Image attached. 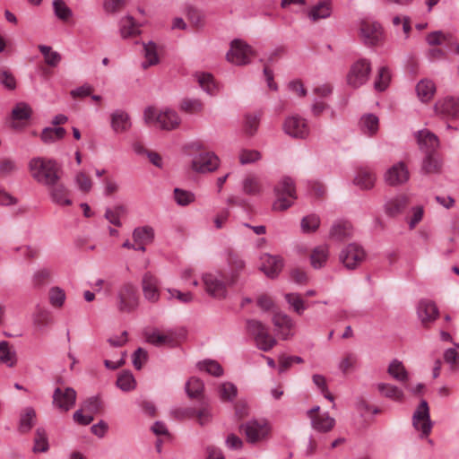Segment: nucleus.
<instances>
[{
  "mask_svg": "<svg viewBox=\"0 0 459 459\" xmlns=\"http://www.w3.org/2000/svg\"><path fill=\"white\" fill-rule=\"evenodd\" d=\"M198 368L214 377H221L223 374L221 366L215 360H204L199 362Z\"/></svg>",
  "mask_w": 459,
  "mask_h": 459,
  "instance_id": "4d7b16f0",
  "label": "nucleus"
},
{
  "mask_svg": "<svg viewBox=\"0 0 459 459\" xmlns=\"http://www.w3.org/2000/svg\"><path fill=\"white\" fill-rule=\"evenodd\" d=\"M204 105L196 99H185L180 104L181 110L189 114H197L203 110Z\"/></svg>",
  "mask_w": 459,
  "mask_h": 459,
  "instance_id": "5fc2aeb1",
  "label": "nucleus"
},
{
  "mask_svg": "<svg viewBox=\"0 0 459 459\" xmlns=\"http://www.w3.org/2000/svg\"><path fill=\"white\" fill-rule=\"evenodd\" d=\"M0 83L8 90H14L16 88L14 76L6 69H0Z\"/></svg>",
  "mask_w": 459,
  "mask_h": 459,
  "instance_id": "338daca9",
  "label": "nucleus"
},
{
  "mask_svg": "<svg viewBox=\"0 0 459 459\" xmlns=\"http://www.w3.org/2000/svg\"><path fill=\"white\" fill-rule=\"evenodd\" d=\"M140 304L137 287L131 281L124 282L117 290L115 298V306L121 314L134 312Z\"/></svg>",
  "mask_w": 459,
  "mask_h": 459,
  "instance_id": "f03ea898",
  "label": "nucleus"
},
{
  "mask_svg": "<svg viewBox=\"0 0 459 459\" xmlns=\"http://www.w3.org/2000/svg\"><path fill=\"white\" fill-rule=\"evenodd\" d=\"M186 392L190 398H199L202 396L204 385L197 377H191L186 384Z\"/></svg>",
  "mask_w": 459,
  "mask_h": 459,
  "instance_id": "a18cd8bd",
  "label": "nucleus"
},
{
  "mask_svg": "<svg viewBox=\"0 0 459 459\" xmlns=\"http://www.w3.org/2000/svg\"><path fill=\"white\" fill-rule=\"evenodd\" d=\"M409 204L410 199L406 195H397L385 201V212L389 217H396L407 209Z\"/></svg>",
  "mask_w": 459,
  "mask_h": 459,
  "instance_id": "f3484780",
  "label": "nucleus"
},
{
  "mask_svg": "<svg viewBox=\"0 0 459 459\" xmlns=\"http://www.w3.org/2000/svg\"><path fill=\"white\" fill-rule=\"evenodd\" d=\"M242 187L243 192L248 195H258L264 190L260 178L255 175L247 176L243 180Z\"/></svg>",
  "mask_w": 459,
  "mask_h": 459,
  "instance_id": "473e14b6",
  "label": "nucleus"
},
{
  "mask_svg": "<svg viewBox=\"0 0 459 459\" xmlns=\"http://www.w3.org/2000/svg\"><path fill=\"white\" fill-rule=\"evenodd\" d=\"M391 81V73L388 67L383 66L378 70L374 87L378 91H384Z\"/></svg>",
  "mask_w": 459,
  "mask_h": 459,
  "instance_id": "de8ad7c7",
  "label": "nucleus"
},
{
  "mask_svg": "<svg viewBox=\"0 0 459 459\" xmlns=\"http://www.w3.org/2000/svg\"><path fill=\"white\" fill-rule=\"evenodd\" d=\"M413 427L421 432V437H428L431 432L432 421L429 416V408L427 401L422 400L412 416Z\"/></svg>",
  "mask_w": 459,
  "mask_h": 459,
  "instance_id": "1a4fd4ad",
  "label": "nucleus"
},
{
  "mask_svg": "<svg viewBox=\"0 0 459 459\" xmlns=\"http://www.w3.org/2000/svg\"><path fill=\"white\" fill-rule=\"evenodd\" d=\"M289 275L291 281L299 285H305L308 282V276L304 269L293 268Z\"/></svg>",
  "mask_w": 459,
  "mask_h": 459,
  "instance_id": "774afa93",
  "label": "nucleus"
},
{
  "mask_svg": "<svg viewBox=\"0 0 459 459\" xmlns=\"http://www.w3.org/2000/svg\"><path fill=\"white\" fill-rule=\"evenodd\" d=\"M377 389L386 398L395 401H401L403 398V392L395 385L380 383L377 385Z\"/></svg>",
  "mask_w": 459,
  "mask_h": 459,
  "instance_id": "c03bdc74",
  "label": "nucleus"
},
{
  "mask_svg": "<svg viewBox=\"0 0 459 459\" xmlns=\"http://www.w3.org/2000/svg\"><path fill=\"white\" fill-rule=\"evenodd\" d=\"M353 181L359 188L368 190L375 186L376 175L368 168H360L358 169Z\"/></svg>",
  "mask_w": 459,
  "mask_h": 459,
  "instance_id": "c85d7f7f",
  "label": "nucleus"
},
{
  "mask_svg": "<svg viewBox=\"0 0 459 459\" xmlns=\"http://www.w3.org/2000/svg\"><path fill=\"white\" fill-rule=\"evenodd\" d=\"M53 7L55 14L60 20L66 21L73 14L72 10L65 4L63 0H54Z\"/></svg>",
  "mask_w": 459,
  "mask_h": 459,
  "instance_id": "13d9d810",
  "label": "nucleus"
},
{
  "mask_svg": "<svg viewBox=\"0 0 459 459\" xmlns=\"http://www.w3.org/2000/svg\"><path fill=\"white\" fill-rule=\"evenodd\" d=\"M387 373L396 381L406 383L409 379V373L403 366V362L394 359L387 368Z\"/></svg>",
  "mask_w": 459,
  "mask_h": 459,
  "instance_id": "f704fd0d",
  "label": "nucleus"
},
{
  "mask_svg": "<svg viewBox=\"0 0 459 459\" xmlns=\"http://www.w3.org/2000/svg\"><path fill=\"white\" fill-rule=\"evenodd\" d=\"M82 408L86 413L93 416L100 411L102 403L98 396H91L83 402Z\"/></svg>",
  "mask_w": 459,
  "mask_h": 459,
  "instance_id": "864d4df0",
  "label": "nucleus"
},
{
  "mask_svg": "<svg viewBox=\"0 0 459 459\" xmlns=\"http://www.w3.org/2000/svg\"><path fill=\"white\" fill-rule=\"evenodd\" d=\"M237 387L235 385L226 382L219 388V394L223 401H232L237 396Z\"/></svg>",
  "mask_w": 459,
  "mask_h": 459,
  "instance_id": "bf43d9fd",
  "label": "nucleus"
},
{
  "mask_svg": "<svg viewBox=\"0 0 459 459\" xmlns=\"http://www.w3.org/2000/svg\"><path fill=\"white\" fill-rule=\"evenodd\" d=\"M240 430L245 433L248 443L255 444L267 437L270 427L264 420H252L240 425Z\"/></svg>",
  "mask_w": 459,
  "mask_h": 459,
  "instance_id": "423d86ee",
  "label": "nucleus"
},
{
  "mask_svg": "<svg viewBox=\"0 0 459 459\" xmlns=\"http://www.w3.org/2000/svg\"><path fill=\"white\" fill-rule=\"evenodd\" d=\"M0 361L8 367H13L15 362V352L12 351L6 341L0 342Z\"/></svg>",
  "mask_w": 459,
  "mask_h": 459,
  "instance_id": "3c124183",
  "label": "nucleus"
},
{
  "mask_svg": "<svg viewBox=\"0 0 459 459\" xmlns=\"http://www.w3.org/2000/svg\"><path fill=\"white\" fill-rule=\"evenodd\" d=\"M352 227L349 222H340L333 224L330 230V237L333 239L342 241L351 237Z\"/></svg>",
  "mask_w": 459,
  "mask_h": 459,
  "instance_id": "4c0bfd02",
  "label": "nucleus"
},
{
  "mask_svg": "<svg viewBox=\"0 0 459 459\" xmlns=\"http://www.w3.org/2000/svg\"><path fill=\"white\" fill-rule=\"evenodd\" d=\"M332 13V5L329 0H323L313 5L307 11V17L312 22L328 18Z\"/></svg>",
  "mask_w": 459,
  "mask_h": 459,
  "instance_id": "bb28decb",
  "label": "nucleus"
},
{
  "mask_svg": "<svg viewBox=\"0 0 459 459\" xmlns=\"http://www.w3.org/2000/svg\"><path fill=\"white\" fill-rule=\"evenodd\" d=\"M253 56L252 48L241 39H234L230 43V49L228 51L227 60L237 65H244L250 62Z\"/></svg>",
  "mask_w": 459,
  "mask_h": 459,
  "instance_id": "0eeeda50",
  "label": "nucleus"
},
{
  "mask_svg": "<svg viewBox=\"0 0 459 459\" xmlns=\"http://www.w3.org/2000/svg\"><path fill=\"white\" fill-rule=\"evenodd\" d=\"M247 328L248 333L254 336L257 347L268 351L275 344V340L269 333L266 326L260 321L249 319L247 321Z\"/></svg>",
  "mask_w": 459,
  "mask_h": 459,
  "instance_id": "39448f33",
  "label": "nucleus"
},
{
  "mask_svg": "<svg viewBox=\"0 0 459 459\" xmlns=\"http://www.w3.org/2000/svg\"><path fill=\"white\" fill-rule=\"evenodd\" d=\"M143 51L145 57V60L142 63L143 69H147L151 65L158 64L159 57L157 54V45L154 42L149 41L148 43L143 44Z\"/></svg>",
  "mask_w": 459,
  "mask_h": 459,
  "instance_id": "ea45409f",
  "label": "nucleus"
},
{
  "mask_svg": "<svg viewBox=\"0 0 459 459\" xmlns=\"http://www.w3.org/2000/svg\"><path fill=\"white\" fill-rule=\"evenodd\" d=\"M360 122L362 127L367 129L370 134H375L378 129V118L373 114L364 116Z\"/></svg>",
  "mask_w": 459,
  "mask_h": 459,
  "instance_id": "680f3d73",
  "label": "nucleus"
},
{
  "mask_svg": "<svg viewBox=\"0 0 459 459\" xmlns=\"http://www.w3.org/2000/svg\"><path fill=\"white\" fill-rule=\"evenodd\" d=\"M320 226V218L316 214H309L300 221L301 231L306 234L314 233Z\"/></svg>",
  "mask_w": 459,
  "mask_h": 459,
  "instance_id": "49530a36",
  "label": "nucleus"
},
{
  "mask_svg": "<svg viewBox=\"0 0 459 459\" xmlns=\"http://www.w3.org/2000/svg\"><path fill=\"white\" fill-rule=\"evenodd\" d=\"M192 167L196 172H212L219 167V158L213 152L200 153L194 158Z\"/></svg>",
  "mask_w": 459,
  "mask_h": 459,
  "instance_id": "2eb2a0df",
  "label": "nucleus"
},
{
  "mask_svg": "<svg viewBox=\"0 0 459 459\" xmlns=\"http://www.w3.org/2000/svg\"><path fill=\"white\" fill-rule=\"evenodd\" d=\"M53 203L59 205H71L72 200L69 198V190L57 179L53 185L47 186Z\"/></svg>",
  "mask_w": 459,
  "mask_h": 459,
  "instance_id": "a211bd4d",
  "label": "nucleus"
},
{
  "mask_svg": "<svg viewBox=\"0 0 459 459\" xmlns=\"http://www.w3.org/2000/svg\"><path fill=\"white\" fill-rule=\"evenodd\" d=\"M261 260V270L270 278L276 277L282 269L283 262L277 256L264 254Z\"/></svg>",
  "mask_w": 459,
  "mask_h": 459,
  "instance_id": "4be33fe9",
  "label": "nucleus"
},
{
  "mask_svg": "<svg viewBox=\"0 0 459 459\" xmlns=\"http://www.w3.org/2000/svg\"><path fill=\"white\" fill-rule=\"evenodd\" d=\"M417 314L422 325L429 327L437 318L438 309L433 301L422 299L418 304Z\"/></svg>",
  "mask_w": 459,
  "mask_h": 459,
  "instance_id": "dca6fc26",
  "label": "nucleus"
},
{
  "mask_svg": "<svg viewBox=\"0 0 459 459\" xmlns=\"http://www.w3.org/2000/svg\"><path fill=\"white\" fill-rule=\"evenodd\" d=\"M127 213V209L123 204L115 205L113 208H107L105 212V218L113 225L121 227L122 223L120 218Z\"/></svg>",
  "mask_w": 459,
  "mask_h": 459,
  "instance_id": "58836bf2",
  "label": "nucleus"
},
{
  "mask_svg": "<svg viewBox=\"0 0 459 459\" xmlns=\"http://www.w3.org/2000/svg\"><path fill=\"white\" fill-rule=\"evenodd\" d=\"M370 72V62L367 59H359L351 65L348 73V84L353 88L360 87L368 81Z\"/></svg>",
  "mask_w": 459,
  "mask_h": 459,
  "instance_id": "6e6552de",
  "label": "nucleus"
},
{
  "mask_svg": "<svg viewBox=\"0 0 459 459\" xmlns=\"http://www.w3.org/2000/svg\"><path fill=\"white\" fill-rule=\"evenodd\" d=\"M203 281L207 293L214 299H223L228 295V278L221 272L205 273Z\"/></svg>",
  "mask_w": 459,
  "mask_h": 459,
  "instance_id": "20e7f679",
  "label": "nucleus"
},
{
  "mask_svg": "<svg viewBox=\"0 0 459 459\" xmlns=\"http://www.w3.org/2000/svg\"><path fill=\"white\" fill-rule=\"evenodd\" d=\"M31 177L39 184L46 186L53 185L60 179L61 169L53 160L33 158L29 162Z\"/></svg>",
  "mask_w": 459,
  "mask_h": 459,
  "instance_id": "f257e3e1",
  "label": "nucleus"
},
{
  "mask_svg": "<svg viewBox=\"0 0 459 459\" xmlns=\"http://www.w3.org/2000/svg\"><path fill=\"white\" fill-rule=\"evenodd\" d=\"M154 238V230L150 226L138 227L134 230L133 238L136 243L148 244Z\"/></svg>",
  "mask_w": 459,
  "mask_h": 459,
  "instance_id": "a19ab883",
  "label": "nucleus"
},
{
  "mask_svg": "<svg viewBox=\"0 0 459 459\" xmlns=\"http://www.w3.org/2000/svg\"><path fill=\"white\" fill-rule=\"evenodd\" d=\"M311 424L315 430L326 433L333 429L335 420L330 417L327 413H317L316 416H311Z\"/></svg>",
  "mask_w": 459,
  "mask_h": 459,
  "instance_id": "7c9ffc66",
  "label": "nucleus"
},
{
  "mask_svg": "<svg viewBox=\"0 0 459 459\" xmlns=\"http://www.w3.org/2000/svg\"><path fill=\"white\" fill-rule=\"evenodd\" d=\"M48 440L46 430L43 428H38L35 432L34 446L32 451L34 453H45L48 450Z\"/></svg>",
  "mask_w": 459,
  "mask_h": 459,
  "instance_id": "79ce46f5",
  "label": "nucleus"
},
{
  "mask_svg": "<svg viewBox=\"0 0 459 459\" xmlns=\"http://www.w3.org/2000/svg\"><path fill=\"white\" fill-rule=\"evenodd\" d=\"M111 128L115 133H125L131 127L130 117L127 112L122 109H117L110 115Z\"/></svg>",
  "mask_w": 459,
  "mask_h": 459,
  "instance_id": "b1692460",
  "label": "nucleus"
},
{
  "mask_svg": "<svg viewBox=\"0 0 459 459\" xmlns=\"http://www.w3.org/2000/svg\"><path fill=\"white\" fill-rule=\"evenodd\" d=\"M76 392L72 387H56L53 394V405L62 411H68L75 403Z\"/></svg>",
  "mask_w": 459,
  "mask_h": 459,
  "instance_id": "f8f14e48",
  "label": "nucleus"
},
{
  "mask_svg": "<svg viewBox=\"0 0 459 459\" xmlns=\"http://www.w3.org/2000/svg\"><path fill=\"white\" fill-rule=\"evenodd\" d=\"M260 121V116L257 114H248L246 116V121H245V130L246 133L249 135H253L259 125Z\"/></svg>",
  "mask_w": 459,
  "mask_h": 459,
  "instance_id": "0e129e2a",
  "label": "nucleus"
},
{
  "mask_svg": "<svg viewBox=\"0 0 459 459\" xmlns=\"http://www.w3.org/2000/svg\"><path fill=\"white\" fill-rule=\"evenodd\" d=\"M366 257L362 247L356 243L349 244L340 254V260L347 269H355Z\"/></svg>",
  "mask_w": 459,
  "mask_h": 459,
  "instance_id": "9d476101",
  "label": "nucleus"
},
{
  "mask_svg": "<svg viewBox=\"0 0 459 459\" xmlns=\"http://www.w3.org/2000/svg\"><path fill=\"white\" fill-rule=\"evenodd\" d=\"M117 385L125 392L134 389L135 380L133 374L130 371L122 372L117 379Z\"/></svg>",
  "mask_w": 459,
  "mask_h": 459,
  "instance_id": "8fccbe9b",
  "label": "nucleus"
},
{
  "mask_svg": "<svg viewBox=\"0 0 459 459\" xmlns=\"http://www.w3.org/2000/svg\"><path fill=\"white\" fill-rule=\"evenodd\" d=\"M146 340L149 343L155 346H173L176 342V334L172 331L160 333L153 331L146 335Z\"/></svg>",
  "mask_w": 459,
  "mask_h": 459,
  "instance_id": "a878e982",
  "label": "nucleus"
},
{
  "mask_svg": "<svg viewBox=\"0 0 459 459\" xmlns=\"http://www.w3.org/2000/svg\"><path fill=\"white\" fill-rule=\"evenodd\" d=\"M31 109L25 103H20L13 109L12 117L16 120L28 119L30 117Z\"/></svg>",
  "mask_w": 459,
  "mask_h": 459,
  "instance_id": "e2e57ef3",
  "label": "nucleus"
},
{
  "mask_svg": "<svg viewBox=\"0 0 459 459\" xmlns=\"http://www.w3.org/2000/svg\"><path fill=\"white\" fill-rule=\"evenodd\" d=\"M36 423V411L32 407H26L21 413L19 431L28 433Z\"/></svg>",
  "mask_w": 459,
  "mask_h": 459,
  "instance_id": "c9c22d12",
  "label": "nucleus"
},
{
  "mask_svg": "<svg viewBox=\"0 0 459 459\" xmlns=\"http://www.w3.org/2000/svg\"><path fill=\"white\" fill-rule=\"evenodd\" d=\"M441 160L438 155L434 153H426L422 161L421 170L426 174L438 173L441 169Z\"/></svg>",
  "mask_w": 459,
  "mask_h": 459,
  "instance_id": "e433bc0d",
  "label": "nucleus"
},
{
  "mask_svg": "<svg viewBox=\"0 0 459 459\" xmlns=\"http://www.w3.org/2000/svg\"><path fill=\"white\" fill-rule=\"evenodd\" d=\"M195 417L201 426L209 423L212 420L210 406L207 403H203L199 410H195Z\"/></svg>",
  "mask_w": 459,
  "mask_h": 459,
  "instance_id": "69168bd1",
  "label": "nucleus"
},
{
  "mask_svg": "<svg viewBox=\"0 0 459 459\" xmlns=\"http://www.w3.org/2000/svg\"><path fill=\"white\" fill-rule=\"evenodd\" d=\"M410 173L406 165L400 161L389 168L385 173V181L387 185L396 186L409 180Z\"/></svg>",
  "mask_w": 459,
  "mask_h": 459,
  "instance_id": "ddd939ff",
  "label": "nucleus"
},
{
  "mask_svg": "<svg viewBox=\"0 0 459 459\" xmlns=\"http://www.w3.org/2000/svg\"><path fill=\"white\" fill-rule=\"evenodd\" d=\"M197 82L200 87L210 95L215 94L216 84L211 74H196Z\"/></svg>",
  "mask_w": 459,
  "mask_h": 459,
  "instance_id": "09e8293b",
  "label": "nucleus"
},
{
  "mask_svg": "<svg viewBox=\"0 0 459 459\" xmlns=\"http://www.w3.org/2000/svg\"><path fill=\"white\" fill-rule=\"evenodd\" d=\"M309 134V126L305 118L295 115L289 117V136L305 139Z\"/></svg>",
  "mask_w": 459,
  "mask_h": 459,
  "instance_id": "6ab92c4d",
  "label": "nucleus"
},
{
  "mask_svg": "<svg viewBox=\"0 0 459 459\" xmlns=\"http://www.w3.org/2000/svg\"><path fill=\"white\" fill-rule=\"evenodd\" d=\"M329 258V247L327 245H320L314 247L310 253V264L314 269H321Z\"/></svg>",
  "mask_w": 459,
  "mask_h": 459,
  "instance_id": "cd10ccee",
  "label": "nucleus"
},
{
  "mask_svg": "<svg viewBox=\"0 0 459 459\" xmlns=\"http://www.w3.org/2000/svg\"><path fill=\"white\" fill-rule=\"evenodd\" d=\"M143 119L146 125L158 124L160 129L169 131L176 129L181 122L176 111L169 108L159 111L153 107L144 109Z\"/></svg>",
  "mask_w": 459,
  "mask_h": 459,
  "instance_id": "7ed1b4c3",
  "label": "nucleus"
},
{
  "mask_svg": "<svg viewBox=\"0 0 459 459\" xmlns=\"http://www.w3.org/2000/svg\"><path fill=\"white\" fill-rule=\"evenodd\" d=\"M416 137L420 149L425 153H434L439 146L437 136L429 130L418 131Z\"/></svg>",
  "mask_w": 459,
  "mask_h": 459,
  "instance_id": "aec40b11",
  "label": "nucleus"
},
{
  "mask_svg": "<svg viewBox=\"0 0 459 459\" xmlns=\"http://www.w3.org/2000/svg\"><path fill=\"white\" fill-rule=\"evenodd\" d=\"M65 300V293L59 287H53L49 290V302L53 307H61Z\"/></svg>",
  "mask_w": 459,
  "mask_h": 459,
  "instance_id": "052dcab7",
  "label": "nucleus"
},
{
  "mask_svg": "<svg viewBox=\"0 0 459 459\" xmlns=\"http://www.w3.org/2000/svg\"><path fill=\"white\" fill-rule=\"evenodd\" d=\"M360 31L365 43L368 45L376 44L382 36V28L377 22H363Z\"/></svg>",
  "mask_w": 459,
  "mask_h": 459,
  "instance_id": "5701e85b",
  "label": "nucleus"
},
{
  "mask_svg": "<svg viewBox=\"0 0 459 459\" xmlns=\"http://www.w3.org/2000/svg\"><path fill=\"white\" fill-rule=\"evenodd\" d=\"M435 111L453 118L459 117V101L452 97H446L435 104Z\"/></svg>",
  "mask_w": 459,
  "mask_h": 459,
  "instance_id": "412c9836",
  "label": "nucleus"
},
{
  "mask_svg": "<svg viewBox=\"0 0 459 459\" xmlns=\"http://www.w3.org/2000/svg\"><path fill=\"white\" fill-rule=\"evenodd\" d=\"M227 264L229 272L225 276L228 278L229 286L233 287L245 271L246 263L238 254L230 252L227 258Z\"/></svg>",
  "mask_w": 459,
  "mask_h": 459,
  "instance_id": "4468645a",
  "label": "nucleus"
},
{
  "mask_svg": "<svg viewBox=\"0 0 459 459\" xmlns=\"http://www.w3.org/2000/svg\"><path fill=\"white\" fill-rule=\"evenodd\" d=\"M289 305L293 308L294 312L301 316L307 308V305L300 294L293 292L289 293Z\"/></svg>",
  "mask_w": 459,
  "mask_h": 459,
  "instance_id": "603ef678",
  "label": "nucleus"
},
{
  "mask_svg": "<svg viewBox=\"0 0 459 459\" xmlns=\"http://www.w3.org/2000/svg\"><path fill=\"white\" fill-rule=\"evenodd\" d=\"M141 287L145 300L157 303L160 298L159 279L151 272L143 274Z\"/></svg>",
  "mask_w": 459,
  "mask_h": 459,
  "instance_id": "9b49d317",
  "label": "nucleus"
},
{
  "mask_svg": "<svg viewBox=\"0 0 459 459\" xmlns=\"http://www.w3.org/2000/svg\"><path fill=\"white\" fill-rule=\"evenodd\" d=\"M174 199L178 205L186 206L195 201V195L181 188H175Z\"/></svg>",
  "mask_w": 459,
  "mask_h": 459,
  "instance_id": "6e6d98bb",
  "label": "nucleus"
},
{
  "mask_svg": "<svg viewBox=\"0 0 459 459\" xmlns=\"http://www.w3.org/2000/svg\"><path fill=\"white\" fill-rule=\"evenodd\" d=\"M120 34L123 39L135 36L140 33L139 25L131 15H126L120 20Z\"/></svg>",
  "mask_w": 459,
  "mask_h": 459,
  "instance_id": "72a5a7b5",
  "label": "nucleus"
},
{
  "mask_svg": "<svg viewBox=\"0 0 459 459\" xmlns=\"http://www.w3.org/2000/svg\"><path fill=\"white\" fill-rule=\"evenodd\" d=\"M416 92L420 101L429 102L436 92V85L431 80H420L416 85Z\"/></svg>",
  "mask_w": 459,
  "mask_h": 459,
  "instance_id": "2f4dec72",
  "label": "nucleus"
},
{
  "mask_svg": "<svg viewBox=\"0 0 459 459\" xmlns=\"http://www.w3.org/2000/svg\"><path fill=\"white\" fill-rule=\"evenodd\" d=\"M275 201L273 210L284 211L287 209V177H282L273 189Z\"/></svg>",
  "mask_w": 459,
  "mask_h": 459,
  "instance_id": "393cba45",
  "label": "nucleus"
},
{
  "mask_svg": "<svg viewBox=\"0 0 459 459\" xmlns=\"http://www.w3.org/2000/svg\"><path fill=\"white\" fill-rule=\"evenodd\" d=\"M32 323L39 331L42 332L47 327L54 324V319L50 311L45 308L37 307L35 312L32 314Z\"/></svg>",
  "mask_w": 459,
  "mask_h": 459,
  "instance_id": "c756f323",
  "label": "nucleus"
},
{
  "mask_svg": "<svg viewBox=\"0 0 459 459\" xmlns=\"http://www.w3.org/2000/svg\"><path fill=\"white\" fill-rule=\"evenodd\" d=\"M39 50L43 55L45 63L51 66L56 67L62 60L61 55L52 50V48L46 45H39Z\"/></svg>",
  "mask_w": 459,
  "mask_h": 459,
  "instance_id": "37998d69",
  "label": "nucleus"
}]
</instances>
